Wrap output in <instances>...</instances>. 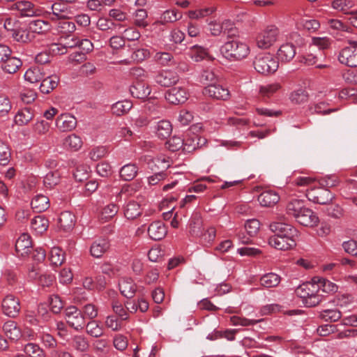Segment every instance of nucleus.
<instances>
[{
  "label": "nucleus",
  "instance_id": "nucleus-1",
  "mask_svg": "<svg viewBox=\"0 0 357 357\" xmlns=\"http://www.w3.org/2000/svg\"><path fill=\"white\" fill-rule=\"evenodd\" d=\"M220 54L229 61H239L245 59L250 53L249 45L238 40L225 43L220 49Z\"/></svg>",
  "mask_w": 357,
  "mask_h": 357
},
{
  "label": "nucleus",
  "instance_id": "nucleus-2",
  "mask_svg": "<svg viewBox=\"0 0 357 357\" xmlns=\"http://www.w3.org/2000/svg\"><path fill=\"white\" fill-rule=\"evenodd\" d=\"M41 16L54 23L64 18H69L70 11L68 7L59 2L42 3Z\"/></svg>",
  "mask_w": 357,
  "mask_h": 357
},
{
  "label": "nucleus",
  "instance_id": "nucleus-3",
  "mask_svg": "<svg viewBox=\"0 0 357 357\" xmlns=\"http://www.w3.org/2000/svg\"><path fill=\"white\" fill-rule=\"evenodd\" d=\"M253 66L259 73L268 75L277 70L278 68V61L272 54L262 53L255 56Z\"/></svg>",
  "mask_w": 357,
  "mask_h": 357
},
{
  "label": "nucleus",
  "instance_id": "nucleus-4",
  "mask_svg": "<svg viewBox=\"0 0 357 357\" xmlns=\"http://www.w3.org/2000/svg\"><path fill=\"white\" fill-rule=\"evenodd\" d=\"M64 318L67 324L76 331H80L85 328L86 321L82 311L75 305H70L64 310Z\"/></svg>",
  "mask_w": 357,
  "mask_h": 357
},
{
  "label": "nucleus",
  "instance_id": "nucleus-5",
  "mask_svg": "<svg viewBox=\"0 0 357 357\" xmlns=\"http://www.w3.org/2000/svg\"><path fill=\"white\" fill-rule=\"evenodd\" d=\"M349 45L344 47L338 55L339 61L347 66L357 67V42L349 40Z\"/></svg>",
  "mask_w": 357,
  "mask_h": 357
},
{
  "label": "nucleus",
  "instance_id": "nucleus-6",
  "mask_svg": "<svg viewBox=\"0 0 357 357\" xmlns=\"http://www.w3.org/2000/svg\"><path fill=\"white\" fill-rule=\"evenodd\" d=\"M306 196L310 201L319 204H328L334 197L328 189L322 186L307 190Z\"/></svg>",
  "mask_w": 357,
  "mask_h": 357
},
{
  "label": "nucleus",
  "instance_id": "nucleus-7",
  "mask_svg": "<svg viewBox=\"0 0 357 357\" xmlns=\"http://www.w3.org/2000/svg\"><path fill=\"white\" fill-rule=\"evenodd\" d=\"M13 9L17 10L22 17L41 16L42 4L35 5L29 1H20L13 3Z\"/></svg>",
  "mask_w": 357,
  "mask_h": 357
},
{
  "label": "nucleus",
  "instance_id": "nucleus-8",
  "mask_svg": "<svg viewBox=\"0 0 357 357\" xmlns=\"http://www.w3.org/2000/svg\"><path fill=\"white\" fill-rule=\"evenodd\" d=\"M278 35V30L275 26H268L257 36V46L261 49L268 48L276 41Z\"/></svg>",
  "mask_w": 357,
  "mask_h": 357
},
{
  "label": "nucleus",
  "instance_id": "nucleus-9",
  "mask_svg": "<svg viewBox=\"0 0 357 357\" xmlns=\"http://www.w3.org/2000/svg\"><path fill=\"white\" fill-rule=\"evenodd\" d=\"M1 306L3 314L10 317L17 316L21 309L19 298L12 294L3 299Z\"/></svg>",
  "mask_w": 357,
  "mask_h": 357
},
{
  "label": "nucleus",
  "instance_id": "nucleus-10",
  "mask_svg": "<svg viewBox=\"0 0 357 357\" xmlns=\"http://www.w3.org/2000/svg\"><path fill=\"white\" fill-rule=\"evenodd\" d=\"M296 238L287 236H272L268 238V244L277 250H287L296 246Z\"/></svg>",
  "mask_w": 357,
  "mask_h": 357
},
{
  "label": "nucleus",
  "instance_id": "nucleus-11",
  "mask_svg": "<svg viewBox=\"0 0 357 357\" xmlns=\"http://www.w3.org/2000/svg\"><path fill=\"white\" fill-rule=\"evenodd\" d=\"M203 94L213 99L227 100L230 93L227 88L220 84H208L203 89Z\"/></svg>",
  "mask_w": 357,
  "mask_h": 357
},
{
  "label": "nucleus",
  "instance_id": "nucleus-12",
  "mask_svg": "<svg viewBox=\"0 0 357 357\" xmlns=\"http://www.w3.org/2000/svg\"><path fill=\"white\" fill-rule=\"evenodd\" d=\"M269 228L275 234L274 236L298 237V231L289 224L275 222L270 224Z\"/></svg>",
  "mask_w": 357,
  "mask_h": 357
},
{
  "label": "nucleus",
  "instance_id": "nucleus-13",
  "mask_svg": "<svg viewBox=\"0 0 357 357\" xmlns=\"http://www.w3.org/2000/svg\"><path fill=\"white\" fill-rule=\"evenodd\" d=\"M165 99L171 104H183L188 100V93L182 87H173L165 93Z\"/></svg>",
  "mask_w": 357,
  "mask_h": 357
},
{
  "label": "nucleus",
  "instance_id": "nucleus-14",
  "mask_svg": "<svg viewBox=\"0 0 357 357\" xmlns=\"http://www.w3.org/2000/svg\"><path fill=\"white\" fill-rule=\"evenodd\" d=\"M155 82L164 87H169L177 83L178 81V74L172 70H162L155 76Z\"/></svg>",
  "mask_w": 357,
  "mask_h": 357
},
{
  "label": "nucleus",
  "instance_id": "nucleus-15",
  "mask_svg": "<svg viewBox=\"0 0 357 357\" xmlns=\"http://www.w3.org/2000/svg\"><path fill=\"white\" fill-rule=\"evenodd\" d=\"M96 27L107 33H118L123 28L121 23H116L112 19L108 17H100L96 22Z\"/></svg>",
  "mask_w": 357,
  "mask_h": 357
},
{
  "label": "nucleus",
  "instance_id": "nucleus-16",
  "mask_svg": "<svg viewBox=\"0 0 357 357\" xmlns=\"http://www.w3.org/2000/svg\"><path fill=\"white\" fill-rule=\"evenodd\" d=\"M56 126L61 132H68L75 128L77 119L70 114H61L56 119Z\"/></svg>",
  "mask_w": 357,
  "mask_h": 357
},
{
  "label": "nucleus",
  "instance_id": "nucleus-17",
  "mask_svg": "<svg viewBox=\"0 0 357 357\" xmlns=\"http://www.w3.org/2000/svg\"><path fill=\"white\" fill-rule=\"evenodd\" d=\"M31 237L27 234H22L15 243V251L19 257H24L31 250Z\"/></svg>",
  "mask_w": 357,
  "mask_h": 357
},
{
  "label": "nucleus",
  "instance_id": "nucleus-18",
  "mask_svg": "<svg viewBox=\"0 0 357 357\" xmlns=\"http://www.w3.org/2000/svg\"><path fill=\"white\" fill-rule=\"evenodd\" d=\"M167 233V229L162 221L153 222L148 227L149 237L154 241H160L164 238Z\"/></svg>",
  "mask_w": 357,
  "mask_h": 357
},
{
  "label": "nucleus",
  "instance_id": "nucleus-19",
  "mask_svg": "<svg viewBox=\"0 0 357 357\" xmlns=\"http://www.w3.org/2000/svg\"><path fill=\"white\" fill-rule=\"evenodd\" d=\"M296 220L303 226L313 227L318 223L319 218L311 209L305 207L296 218Z\"/></svg>",
  "mask_w": 357,
  "mask_h": 357
},
{
  "label": "nucleus",
  "instance_id": "nucleus-20",
  "mask_svg": "<svg viewBox=\"0 0 357 357\" xmlns=\"http://www.w3.org/2000/svg\"><path fill=\"white\" fill-rule=\"evenodd\" d=\"M121 294L127 298H132L137 291V284L130 278H122L119 282Z\"/></svg>",
  "mask_w": 357,
  "mask_h": 357
},
{
  "label": "nucleus",
  "instance_id": "nucleus-21",
  "mask_svg": "<svg viewBox=\"0 0 357 357\" xmlns=\"http://www.w3.org/2000/svg\"><path fill=\"white\" fill-rule=\"evenodd\" d=\"M109 245V242L107 238L96 239L90 246V254L95 258H100L108 250Z\"/></svg>",
  "mask_w": 357,
  "mask_h": 357
},
{
  "label": "nucleus",
  "instance_id": "nucleus-22",
  "mask_svg": "<svg viewBox=\"0 0 357 357\" xmlns=\"http://www.w3.org/2000/svg\"><path fill=\"white\" fill-rule=\"evenodd\" d=\"M129 91L133 98L145 99L150 95L151 89L149 86L140 81L132 84L129 88Z\"/></svg>",
  "mask_w": 357,
  "mask_h": 357
},
{
  "label": "nucleus",
  "instance_id": "nucleus-23",
  "mask_svg": "<svg viewBox=\"0 0 357 357\" xmlns=\"http://www.w3.org/2000/svg\"><path fill=\"white\" fill-rule=\"evenodd\" d=\"M1 63L3 71L8 74H14L17 73L22 66V61L21 59L12 56V54Z\"/></svg>",
  "mask_w": 357,
  "mask_h": 357
},
{
  "label": "nucleus",
  "instance_id": "nucleus-24",
  "mask_svg": "<svg viewBox=\"0 0 357 357\" xmlns=\"http://www.w3.org/2000/svg\"><path fill=\"white\" fill-rule=\"evenodd\" d=\"M277 55L282 62H289L296 55V47L292 43L283 44L278 50Z\"/></svg>",
  "mask_w": 357,
  "mask_h": 357
},
{
  "label": "nucleus",
  "instance_id": "nucleus-25",
  "mask_svg": "<svg viewBox=\"0 0 357 357\" xmlns=\"http://www.w3.org/2000/svg\"><path fill=\"white\" fill-rule=\"evenodd\" d=\"M123 213L127 219L134 220L142 214V208L137 202L130 200L123 206Z\"/></svg>",
  "mask_w": 357,
  "mask_h": 357
},
{
  "label": "nucleus",
  "instance_id": "nucleus-26",
  "mask_svg": "<svg viewBox=\"0 0 357 357\" xmlns=\"http://www.w3.org/2000/svg\"><path fill=\"white\" fill-rule=\"evenodd\" d=\"M312 282L317 287L319 294H320L321 291L327 294L334 293L337 289V287L335 284L325 278H314Z\"/></svg>",
  "mask_w": 357,
  "mask_h": 357
},
{
  "label": "nucleus",
  "instance_id": "nucleus-27",
  "mask_svg": "<svg viewBox=\"0 0 357 357\" xmlns=\"http://www.w3.org/2000/svg\"><path fill=\"white\" fill-rule=\"evenodd\" d=\"M31 205L34 211L41 213L50 207V199L47 196L39 194L32 199Z\"/></svg>",
  "mask_w": 357,
  "mask_h": 357
},
{
  "label": "nucleus",
  "instance_id": "nucleus-28",
  "mask_svg": "<svg viewBox=\"0 0 357 357\" xmlns=\"http://www.w3.org/2000/svg\"><path fill=\"white\" fill-rule=\"evenodd\" d=\"M323 299V296L319 294L317 287H309L305 294L303 303L307 307H314L318 305Z\"/></svg>",
  "mask_w": 357,
  "mask_h": 357
},
{
  "label": "nucleus",
  "instance_id": "nucleus-29",
  "mask_svg": "<svg viewBox=\"0 0 357 357\" xmlns=\"http://www.w3.org/2000/svg\"><path fill=\"white\" fill-rule=\"evenodd\" d=\"M172 132L171 123L167 120L158 121L155 126V132L157 137L161 139L169 137Z\"/></svg>",
  "mask_w": 357,
  "mask_h": 357
},
{
  "label": "nucleus",
  "instance_id": "nucleus-30",
  "mask_svg": "<svg viewBox=\"0 0 357 357\" xmlns=\"http://www.w3.org/2000/svg\"><path fill=\"white\" fill-rule=\"evenodd\" d=\"M281 277L273 272L265 273L259 278L260 284L265 288H273L278 286Z\"/></svg>",
  "mask_w": 357,
  "mask_h": 357
},
{
  "label": "nucleus",
  "instance_id": "nucleus-31",
  "mask_svg": "<svg viewBox=\"0 0 357 357\" xmlns=\"http://www.w3.org/2000/svg\"><path fill=\"white\" fill-rule=\"evenodd\" d=\"M279 195L273 191H265L258 197V202L262 206L270 207L278 202Z\"/></svg>",
  "mask_w": 357,
  "mask_h": 357
},
{
  "label": "nucleus",
  "instance_id": "nucleus-32",
  "mask_svg": "<svg viewBox=\"0 0 357 357\" xmlns=\"http://www.w3.org/2000/svg\"><path fill=\"white\" fill-rule=\"evenodd\" d=\"M59 79L56 75H50L43 77L40 85V91L43 93H49L58 85Z\"/></svg>",
  "mask_w": 357,
  "mask_h": 357
},
{
  "label": "nucleus",
  "instance_id": "nucleus-33",
  "mask_svg": "<svg viewBox=\"0 0 357 357\" xmlns=\"http://www.w3.org/2000/svg\"><path fill=\"white\" fill-rule=\"evenodd\" d=\"M141 161L147 165L148 167L152 171H155L160 169V165L164 164L162 166L165 168L167 165L168 161L165 158L158 157L153 158L151 155H144L141 158Z\"/></svg>",
  "mask_w": 357,
  "mask_h": 357
},
{
  "label": "nucleus",
  "instance_id": "nucleus-34",
  "mask_svg": "<svg viewBox=\"0 0 357 357\" xmlns=\"http://www.w3.org/2000/svg\"><path fill=\"white\" fill-rule=\"evenodd\" d=\"M51 25L47 20H33L29 23L30 33H43L50 30Z\"/></svg>",
  "mask_w": 357,
  "mask_h": 357
},
{
  "label": "nucleus",
  "instance_id": "nucleus-35",
  "mask_svg": "<svg viewBox=\"0 0 357 357\" xmlns=\"http://www.w3.org/2000/svg\"><path fill=\"white\" fill-rule=\"evenodd\" d=\"M305 207V206L302 200L293 199L287 203L286 211L287 215L293 216L296 219Z\"/></svg>",
  "mask_w": 357,
  "mask_h": 357
},
{
  "label": "nucleus",
  "instance_id": "nucleus-36",
  "mask_svg": "<svg viewBox=\"0 0 357 357\" xmlns=\"http://www.w3.org/2000/svg\"><path fill=\"white\" fill-rule=\"evenodd\" d=\"M49 221L43 215H36L31 221V228L37 234H42L48 227Z\"/></svg>",
  "mask_w": 357,
  "mask_h": 357
},
{
  "label": "nucleus",
  "instance_id": "nucleus-37",
  "mask_svg": "<svg viewBox=\"0 0 357 357\" xmlns=\"http://www.w3.org/2000/svg\"><path fill=\"white\" fill-rule=\"evenodd\" d=\"M24 77L26 81L33 84L41 82L45 77V74L40 67H32L25 72Z\"/></svg>",
  "mask_w": 357,
  "mask_h": 357
},
{
  "label": "nucleus",
  "instance_id": "nucleus-38",
  "mask_svg": "<svg viewBox=\"0 0 357 357\" xmlns=\"http://www.w3.org/2000/svg\"><path fill=\"white\" fill-rule=\"evenodd\" d=\"M33 118V113L30 108L25 107L18 111L15 116V122L19 126L26 125Z\"/></svg>",
  "mask_w": 357,
  "mask_h": 357
},
{
  "label": "nucleus",
  "instance_id": "nucleus-39",
  "mask_svg": "<svg viewBox=\"0 0 357 357\" xmlns=\"http://www.w3.org/2000/svg\"><path fill=\"white\" fill-rule=\"evenodd\" d=\"M3 331L6 335L13 340H16L21 336L20 330L13 321H6L3 326Z\"/></svg>",
  "mask_w": 357,
  "mask_h": 357
},
{
  "label": "nucleus",
  "instance_id": "nucleus-40",
  "mask_svg": "<svg viewBox=\"0 0 357 357\" xmlns=\"http://www.w3.org/2000/svg\"><path fill=\"white\" fill-rule=\"evenodd\" d=\"M185 144L183 145V151L185 152H192L197 148L202 146L206 142L205 138L195 136L191 138L184 139Z\"/></svg>",
  "mask_w": 357,
  "mask_h": 357
},
{
  "label": "nucleus",
  "instance_id": "nucleus-41",
  "mask_svg": "<svg viewBox=\"0 0 357 357\" xmlns=\"http://www.w3.org/2000/svg\"><path fill=\"white\" fill-rule=\"evenodd\" d=\"M138 167L135 164H127L120 169V176L124 181L132 180L137 174Z\"/></svg>",
  "mask_w": 357,
  "mask_h": 357
},
{
  "label": "nucleus",
  "instance_id": "nucleus-42",
  "mask_svg": "<svg viewBox=\"0 0 357 357\" xmlns=\"http://www.w3.org/2000/svg\"><path fill=\"white\" fill-rule=\"evenodd\" d=\"M71 345L75 349L81 352L87 351L89 347L87 338L82 335H74L72 338Z\"/></svg>",
  "mask_w": 357,
  "mask_h": 357
},
{
  "label": "nucleus",
  "instance_id": "nucleus-43",
  "mask_svg": "<svg viewBox=\"0 0 357 357\" xmlns=\"http://www.w3.org/2000/svg\"><path fill=\"white\" fill-rule=\"evenodd\" d=\"M56 28L60 33L68 34L76 30V26L73 22L69 21L68 18H64L55 22Z\"/></svg>",
  "mask_w": 357,
  "mask_h": 357
},
{
  "label": "nucleus",
  "instance_id": "nucleus-44",
  "mask_svg": "<svg viewBox=\"0 0 357 357\" xmlns=\"http://www.w3.org/2000/svg\"><path fill=\"white\" fill-rule=\"evenodd\" d=\"M190 56L195 61H201L208 56V50L197 45L190 48Z\"/></svg>",
  "mask_w": 357,
  "mask_h": 357
},
{
  "label": "nucleus",
  "instance_id": "nucleus-45",
  "mask_svg": "<svg viewBox=\"0 0 357 357\" xmlns=\"http://www.w3.org/2000/svg\"><path fill=\"white\" fill-rule=\"evenodd\" d=\"M12 36L15 40L23 43L30 42L33 38L29 30L22 28L16 29L12 33Z\"/></svg>",
  "mask_w": 357,
  "mask_h": 357
},
{
  "label": "nucleus",
  "instance_id": "nucleus-46",
  "mask_svg": "<svg viewBox=\"0 0 357 357\" xmlns=\"http://www.w3.org/2000/svg\"><path fill=\"white\" fill-rule=\"evenodd\" d=\"M85 327L86 333L91 337L98 338L103 335L102 327L95 320L89 321Z\"/></svg>",
  "mask_w": 357,
  "mask_h": 357
},
{
  "label": "nucleus",
  "instance_id": "nucleus-47",
  "mask_svg": "<svg viewBox=\"0 0 357 357\" xmlns=\"http://www.w3.org/2000/svg\"><path fill=\"white\" fill-rule=\"evenodd\" d=\"M132 107V104L130 101H118L112 105V111L114 114H116V116H121L127 113Z\"/></svg>",
  "mask_w": 357,
  "mask_h": 357
},
{
  "label": "nucleus",
  "instance_id": "nucleus-48",
  "mask_svg": "<svg viewBox=\"0 0 357 357\" xmlns=\"http://www.w3.org/2000/svg\"><path fill=\"white\" fill-rule=\"evenodd\" d=\"M319 317L324 321L335 322L342 317V313L337 309H328L321 311Z\"/></svg>",
  "mask_w": 357,
  "mask_h": 357
},
{
  "label": "nucleus",
  "instance_id": "nucleus-49",
  "mask_svg": "<svg viewBox=\"0 0 357 357\" xmlns=\"http://www.w3.org/2000/svg\"><path fill=\"white\" fill-rule=\"evenodd\" d=\"M262 321L263 319H247L240 316H232L230 317V322L233 326H254L255 324Z\"/></svg>",
  "mask_w": 357,
  "mask_h": 357
},
{
  "label": "nucleus",
  "instance_id": "nucleus-50",
  "mask_svg": "<svg viewBox=\"0 0 357 357\" xmlns=\"http://www.w3.org/2000/svg\"><path fill=\"white\" fill-rule=\"evenodd\" d=\"M63 145L67 148L77 151L82 147V141L79 136L71 134L65 138Z\"/></svg>",
  "mask_w": 357,
  "mask_h": 357
},
{
  "label": "nucleus",
  "instance_id": "nucleus-51",
  "mask_svg": "<svg viewBox=\"0 0 357 357\" xmlns=\"http://www.w3.org/2000/svg\"><path fill=\"white\" fill-rule=\"evenodd\" d=\"M59 222L64 229H68L74 226L75 216L68 211H64L61 213Z\"/></svg>",
  "mask_w": 357,
  "mask_h": 357
},
{
  "label": "nucleus",
  "instance_id": "nucleus-52",
  "mask_svg": "<svg viewBox=\"0 0 357 357\" xmlns=\"http://www.w3.org/2000/svg\"><path fill=\"white\" fill-rule=\"evenodd\" d=\"M50 260L54 266H61L64 261V253L59 248H52L50 253Z\"/></svg>",
  "mask_w": 357,
  "mask_h": 357
},
{
  "label": "nucleus",
  "instance_id": "nucleus-53",
  "mask_svg": "<svg viewBox=\"0 0 357 357\" xmlns=\"http://www.w3.org/2000/svg\"><path fill=\"white\" fill-rule=\"evenodd\" d=\"M308 93L303 89H299L292 91L290 94V100L295 104H302L308 100Z\"/></svg>",
  "mask_w": 357,
  "mask_h": 357
},
{
  "label": "nucleus",
  "instance_id": "nucleus-54",
  "mask_svg": "<svg viewBox=\"0 0 357 357\" xmlns=\"http://www.w3.org/2000/svg\"><path fill=\"white\" fill-rule=\"evenodd\" d=\"M215 10V8L212 6L195 10H190L188 12V17L190 19L199 20L209 16L213 13Z\"/></svg>",
  "mask_w": 357,
  "mask_h": 357
},
{
  "label": "nucleus",
  "instance_id": "nucleus-55",
  "mask_svg": "<svg viewBox=\"0 0 357 357\" xmlns=\"http://www.w3.org/2000/svg\"><path fill=\"white\" fill-rule=\"evenodd\" d=\"M202 220L199 215L196 214L189 220V232L192 236L201 234Z\"/></svg>",
  "mask_w": 357,
  "mask_h": 357
},
{
  "label": "nucleus",
  "instance_id": "nucleus-56",
  "mask_svg": "<svg viewBox=\"0 0 357 357\" xmlns=\"http://www.w3.org/2000/svg\"><path fill=\"white\" fill-rule=\"evenodd\" d=\"M60 180V176L57 172H48L43 179V183L46 188L52 189L56 185Z\"/></svg>",
  "mask_w": 357,
  "mask_h": 357
},
{
  "label": "nucleus",
  "instance_id": "nucleus-57",
  "mask_svg": "<svg viewBox=\"0 0 357 357\" xmlns=\"http://www.w3.org/2000/svg\"><path fill=\"white\" fill-rule=\"evenodd\" d=\"M11 153L9 146L2 140H0V165H6L10 162Z\"/></svg>",
  "mask_w": 357,
  "mask_h": 357
},
{
  "label": "nucleus",
  "instance_id": "nucleus-58",
  "mask_svg": "<svg viewBox=\"0 0 357 357\" xmlns=\"http://www.w3.org/2000/svg\"><path fill=\"white\" fill-rule=\"evenodd\" d=\"M166 144L167 148L171 151H177L181 149H183V145L185 144L184 139L179 136H174L169 139Z\"/></svg>",
  "mask_w": 357,
  "mask_h": 357
},
{
  "label": "nucleus",
  "instance_id": "nucleus-59",
  "mask_svg": "<svg viewBox=\"0 0 357 357\" xmlns=\"http://www.w3.org/2000/svg\"><path fill=\"white\" fill-rule=\"evenodd\" d=\"M12 109V103L9 98L0 94V117L6 116Z\"/></svg>",
  "mask_w": 357,
  "mask_h": 357
},
{
  "label": "nucleus",
  "instance_id": "nucleus-60",
  "mask_svg": "<svg viewBox=\"0 0 357 357\" xmlns=\"http://www.w3.org/2000/svg\"><path fill=\"white\" fill-rule=\"evenodd\" d=\"M354 6L353 0H333L332 7L344 13H347L350 8Z\"/></svg>",
  "mask_w": 357,
  "mask_h": 357
},
{
  "label": "nucleus",
  "instance_id": "nucleus-61",
  "mask_svg": "<svg viewBox=\"0 0 357 357\" xmlns=\"http://www.w3.org/2000/svg\"><path fill=\"white\" fill-rule=\"evenodd\" d=\"M24 351L26 355L31 357H43L44 352L38 345L33 343H28L24 346Z\"/></svg>",
  "mask_w": 357,
  "mask_h": 357
},
{
  "label": "nucleus",
  "instance_id": "nucleus-62",
  "mask_svg": "<svg viewBox=\"0 0 357 357\" xmlns=\"http://www.w3.org/2000/svg\"><path fill=\"white\" fill-rule=\"evenodd\" d=\"M80 310L85 319H89L92 321L98 316V308L92 303L84 305Z\"/></svg>",
  "mask_w": 357,
  "mask_h": 357
},
{
  "label": "nucleus",
  "instance_id": "nucleus-63",
  "mask_svg": "<svg viewBox=\"0 0 357 357\" xmlns=\"http://www.w3.org/2000/svg\"><path fill=\"white\" fill-rule=\"evenodd\" d=\"M335 109H331L327 108V104L321 102L309 106V111L311 114H328Z\"/></svg>",
  "mask_w": 357,
  "mask_h": 357
},
{
  "label": "nucleus",
  "instance_id": "nucleus-64",
  "mask_svg": "<svg viewBox=\"0 0 357 357\" xmlns=\"http://www.w3.org/2000/svg\"><path fill=\"white\" fill-rule=\"evenodd\" d=\"M50 306L52 312L58 314L63 307V303L58 295H52L50 297Z\"/></svg>",
  "mask_w": 357,
  "mask_h": 357
}]
</instances>
